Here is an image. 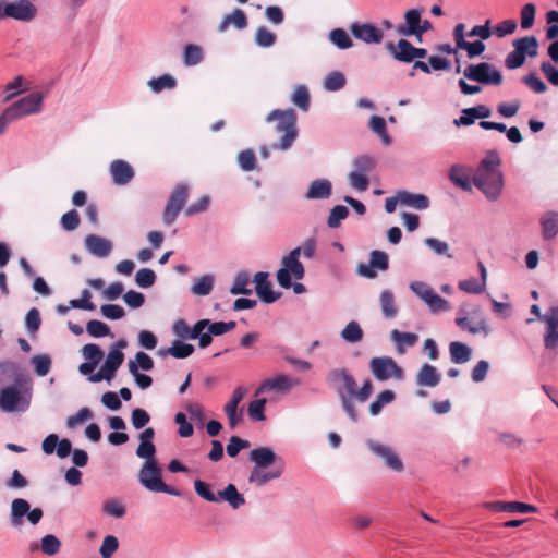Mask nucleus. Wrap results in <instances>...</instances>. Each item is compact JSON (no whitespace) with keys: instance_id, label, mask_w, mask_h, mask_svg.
<instances>
[{"instance_id":"5701e85b","label":"nucleus","mask_w":558,"mask_h":558,"mask_svg":"<svg viewBox=\"0 0 558 558\" xmlns=\"http://www.w3.org/2000/svg\"><path fill=\"white\" fill-rule=\"evenodd\" d=\"M422 16V10L417 8H413L408 10L404 13V23L399 24L396 27V32L400 36H414L416 37V34L418 32L420 22Z\"/></svg>"},{"instance_id":"c03bdc74","label":"nucleus","mask_w":558,"mask_h":558,"mask_svg":"<svg viewBox=\"0 0 558 558\" xmlns=\"http://www.w3.org/2000/svg\"><path fill=\"white\" fill-rule=\"evenodd\" d=\"M172 331L180 340H194L198 331L197 322L190 327L184 319H178L172 326Z\"/></svg>"},{"instance_id":"a19ab883","label":"nucleus","mask_w":558,"mask_h":558,"mask_svg":"<svg viewBox=\"0 0 558 558\" xmlns=\"http://www.w3.org/2000/svg\"><path fill=\"white\" fill-rule=\"evenodd\" d=\"M368 126L381 140L384 145L389 146L392 143V138L387 132L386 120L383 117L372 116Z\"/></svg>"},{"instance_id":"6e6d98bb","label":"nucleus","mask_w":558,"mask_h":558,"mask_svg":"<svg viewBox=\"0 0 558 558\" xmlns=\"http://www.w3.org/2000/svg\"><path fill=\"white\" fill-rule=\"evenodd\" d=\"M345 76L339 71L330 72L324 81V88L329 92H337L344 87Z\"/></svg>"},{"instance_id":"4468645a","label":"nucleus","mask_w":558,"mask_h":558,"mask_svg":"<svg viewBox=\"0 0 558 558\" xmlns=\"http://www.w3.org/2000/svg\"><path fill=\"white\" fill-rule=\"evenodd\" d=\"M43 100H44L43 94H40L38 92L31 93V94L20 98L12 105H10V108L16 114L17 119H20L25 116H31V114H36V113L41 112Z\"/></svg>"},{"instance_id":"f704fd0d","label":"nucleus","mask_w":558,"mask_h":558,"mask_svg":"<svg viewBox=\"0 0 558 558\" xmlns=\"http://www.w3.org/2000/svg\"><path fill=\"white\" fill-rule=\"evenodd\" d=\"M542 236L544 240H551L558 233V213L547 211L541 218Z\"/></svg>"},{"instance_id":"c9c22d12","label":"nucleus","mask_w":558,"mask_h":558,"mask_svg":"<svg viewBox=\"0 0 558 558\" xmlns=\"http://www.w3.org/2000/svg\"><path fill=\"white\" fill-rule=\"evenodd\" d=\"M450 360L454 364H464L472 357V349L459 341H452L449 344Z\"/></svg>"},{"instance_id":"58836bf2","label":"nucleus","mask_w":558,"mask_h":558,"mask_svg":"<svg viewBox=\"0 0 558 558\" xmlns=\"http://www.w3.org/2000/svg\"><path fill=\"white\" fill-rule=\"evenodd\" d=\"M194 345L190 343H183L181 341H174L168 349H160L159 355L166 356L171 355L174 359H186L194 353Z\"/></svg>"},{"instance_id":"20e7f679","label":"nucleus","mask_w":558,"mask_h":558,"mask_svg":"<svg viewBox=\"0 0 558 558\" xmlns=\"http://www.w3.org/2000/svg\"><path fill=\"white\" fill-rule=\"evenodd\" d=\"M296 119L298 117L293 109H275L267 114L266 122L277 121L275 131L283 133L281 138L274 143L270 148L284 151L292 147L298 137Z\"/></svg>"},{"instance_id":"412c9836","label":"nucleus","mask_w":558,"mask_h":558,"mask_svg":"<svg viewBox=\"0 0 558 558\" xmlns=\"http://www.w3.org/2000/svg\"><path fill=\"white\" fill-rule=\"evenodd\" d=\"M254 282L255 292L264 303H274L281 296V292L272 290V284L268 281V272H256L254 276Z\"/></svg>"},{"instance_id":"f8f14e48","label":"nucleus","mask_w":558,"mask_h":558,"mask_svg":"<svg viewBox=\"0 0 558 558\" xmlns=\"http://www.w3.org/2000/svg\"><path fill=\"white\" fill-rule=\"evenodd\" d=\"M366 446L373 454L383 460L386 468L398 473L403 471V462L392 448L373 439H367Z\"/></svg>"},{"instance_id":"37998d69","label":"nucleus","mask_w":558,"mask_h":558,"mask_svg":"<svg viewBox=\"0 0 558 558\" xmlns=\"http://www.w3.org/2000/svg\"><path fill=\"white\" fill-rule=\"evenodd\" d=\"M204 59L203 49L195 44H187L183 50V63L186 66H194L201 63Z\"/></svg>"},{"instance_id":"b1692460","label":"nucleus","mask_w":558,"mask_h":558,"mask_svg":"<svg viewBox=\"0 0 558 558\" xmlns=\"http://www.w3.org/2000/svg\"><path fill=\"white\" fill-rule=\"evenodd\" d=\"M489 510L496 512H511V513H535L537 508L533 505L521 501H492L486 504Z\"/></svg>"},{"instance_id":"5fc2aeb1","label":"nucleus","mask_w":558,"mask_h":558,"mask_svg":"<svg viewBox=\"0 0 558 558\" xmlns=\"http://www.w3.org/2000/svg\"><path fill=\"white\" fill-rule=\"evenodd\" d=\"M353 171L367 175L376 166L375 159L369 155H361L352 161Z\"/></svg>"},{"instance_id":"7ed1b4c3","label":"nucleus","mask_w":558,"mask_h":558,"mask_svg":"<svg viewBox=\"0 0 558 558\" xmlns=\"http://www.w3.org/2000/svg\"><path fill=\"white\" fill-rule=\"evenodd\" d=\"M250 461L254 463L248 482L257 486H264L266 483L279 478L284 470L282 459L269 447H256L248 456Z\"/></svg>"},{"instance_id":"49530a36","label":"nucleus","mask_w":558,"mask_h":558,"mask_svg":"<svg viewBox=\"0 0 558 558\" xmlns=\"http://www.w3.org/2000/svg\"><path fill=\"white\" fill-rule=\"evenodd\" d=\"M147 84L154 93L158 94L163 89H173L177 86V80L170 74H163L153 77Z\"/></svg>"},{"instance_id":"a211bd4d","label":"nucleus","mask_w":558,"mask_h":558,"mask_svg":"<svg viewBox=\"0 0 558 558\" xmlns=\"http://www.w3.org/2000/svg\"><path fill=\"white\" fill-rule=\"evenodd\" d=\"M350 31L354 38L365 44H379L384 38L383 31L372 23L354 22Z\"/></svg>"},{"instance_id":"de8ad7c7","label":"nucleus","mask_w":558,"mask_h":558,"mask_svg":"<svg viewBox=\"0 0 558 558\" xmlns=\"http://www.w3.org/2000/svg\"><path fill=\"white\" fill-rule=\"evenodd\" d=\"M291 101L302 111H308L311 105V96L307 87L305 85L296 86L292 94Z\"/></svg>"},{"instance_id":"f257e3e1","label":"nucleus","mask_w":558,"mask_h":558,"mask_svg":"<svg viewBox=\"0 0 558 558\" xmlns=\"http://www.w3.org/2000/svg\"><path fill=\"white\" fill-rule=\"evenodd\" d=\"M328 385L337 392L342 409L352 422H357L359 414L355 410L353 400L364 403L373 393V384L371 379H365L363 385L357 388L356 381L349 369L332 368L327 374Z\"/></svg>"},{"instance_id":"423d86ee","label":"nucleus","mask_w":558,"mask_h":558,"mask_svg":"<svg viewBox=\"0 0 558 558\" xmlns=\"http://www.w3.org/2000/svg\"><path fill=\"white\" fill-rule=\"evenodd\" d=\"M162 470L156 459L145 461L138 473L140 483L148 490L180 496L181 492L166 484L162 478Z\"/></svg>"},{"instance_id":"f03ea898","label":"nucleus","mask_w":558,"mask_h":558,"mask_svg":"<svg viewBox=\"0 0 558 558\" xmlns=\"http://www.w3.org/2000/svg\"><path fill=\"white\" fill-rule=\"evenodd\" d=\"M2 373L14 375V384L0 390V409L7 413H22L28 410L32 399V386L26 374L14 362L0 364Z\"/></svg>"},{"instance_id":"9b49d317","label":"nucleus","mask_w":558,"mask_h":558,"mask_svg":"<svg viewBox=\"0 0 558 558\" xmlns=\"http://www.w3.org/2000/svg\"><path fill=\"white\" fill-rule=\"evenodd\" d=\"M369 367L373 375L380 381L388 380L392 377L400 379L403 376L402 368L389 356L373 357L369 362Z\"/></svg>"},{"instance_id":"473e14b6","label":"nucleus","mask_w":558,"mask_h":558,"mask_svg":"<svg viewBox=\"0 0 558 558\" xmlns=\"http://www.w3.org/2000/svg\"><path fill=\"white\" fill-rule=\"evenodd\" d=\"M400 192V205L412 207L417 210L427 209L430 205L429 198L424 194H415L405 190Z\"/></svg>"},{"instance_id":"4d7b16f0","label":"nucleus","mask_w":558,"mask_h":558,"mask_svg":"<svg viewBox=\"0 0 558 558\" xmlns=\"http://www.w3.org/2000/svg\"><path fill=\"white\" fill-rule=\"evenodd\" d=\"M24 90H25V88H24V77L22 75H19L12 82L8 83L4 86L3 101L8 102V101L12 100L14 97L20 95Z\"/></svg>"},{"instance_id":"aec40b11","label":"nucleus","mask_w":558,"mask_h":558,"mask_svg":"<svg viewBox=\"0 0 558 558\" xmlns=\"http://www.w3.org/2000/svg\"><path fill=\"white\" fill-rule=\"evenodd\" d=\"M246 393V389L243 386H239L233 390L231 399L226 403L223 410L228 417L229 425L234 428L243 420L242 410H238L239 403L242 401Z\"/></svg>"},{"instance_id":"ddd939ff","label":"nucleus","mask_w":558,"mask_h":558,"mask_svg":"<svg viewBox=\"0 0 558 558\" xmlns=\"http://www.w3.org/2000/svg\"><path fill=\"white\" fill-rule=\"evenodd\" d=\"M389 268V257L384 251L374 250L369 253L368 264L361 263L356 267V274L367 279L377 277V270L386 271Z\"/></svg>"},{"instance_id":"2f4dec72","label":"nucleus","mask_w":558,"mask_h":558,"mask_svg":"<svg viewBox=\"0 0 558 558\" xmlns=\"http://www.w3.org/2000/svg\"><path fill=\"white\" fill-rule=\"evenodd\" d=\"M390 339L396 345V351L403 354L408 348L414 347L418 341V336L414 332H404L398 329L390 331Z\"/></svg>"},{"instance_id":"6e6552de","label":"nucleus","mask_w":558,"mask_h":558,"mask_svg":"<svg viewBox=\"0 0 558 558\" xmlns=\"http://www.w3.org/2000/svg\"><path fill=\"white\" fill-rule=\"evenodd\" d=\"M463 76L466 80L474 81L483 85L498 86L502 83L501 72L494 64L488 62L469 64L463 70Z\"/></svg>"},{"instance_id":"603ef678","label":"nucleus","mask_w":558,"mask_h":558,"mask_svg":"<svg viewBox=\"0 0 558 558\" xmlns=\"http://www.w3.org/2000/svg\"><path fill=\"white\" fill-rule=\"evenodd\" d=\"M341 337L350 343L360 342L363 339V330L360 324L355 320H351L341 331Z\"/></svg>"},{"instance_id":"4be33fe9","label":"nucleus","mask_w":558,"mask_h":558,"mask_svg":"<svg viewBox=\"0 0 558 558\" xmlns=\"http://www.w3.org/2000/svg\"><path fill=\"white\" fill-rule=\"evenodd\" d=\"M126 345L128 343L124 339L118 340L106 356L101 368L109 375L111 379L114 377L116 372L124 361L122 349H124Z\"/></svg>"},{"instance_id":"4c0bfd02","label":"nucleus","mask_w":558,"mask_h":558,"mask_svg":"<svg viewBox=\"0 0 558 558\" xmlns=\"http://www.w3.org/2000/svg\"><path fill=\"white\" fill-rule=\"evenodd\" d=\"M231 24L238 29H243L247 26V17L241 9H234L230 14L225 15L218 26V31L221 33L226 32Z\"/></svg>"},{"instance_id":"ea45409f","label":"nucleus","mask_w":558,"mask_h":558,"mask_svg":"<svg viewBox=\"0 0 558 558\" xmlns=\"http://www.w3.org/2000/svg\"><path fill=\"white\" fill-rule=\"evenodd\" d=\"M513 47L519 49L524 58H534L538 53V40L535 36H524L513 41Z\"/></svg>"},{"instance_id":"8fccbe9b","label":"nucleus","mask_w":558,"mask_h":558,"mask_svg":"<svg viewBox=\"0 0 558 558\" xmlns=\"http://www.w3.org/2000/svg\"><path fill=\"white\" fill-rule=\"evenodd\" d=\"M450 181L465 192L472 191V183L470 177L461 172L458 166H452L449 171Z\"/></svg>"},{"instance_id":"bf43d9fd","label":"nucleus","mask_w":558,"mask_h":558,"mask_svg":"<svg viewBox=\"0 0 558 558\" xmlns=\"http://www.w3.org/2000/svg\"><path fill=\"white\" fill-rule=\"evenodd\" d=\"M82 355L86 362H90L94 365H98L104 357V352L100 347L96 343H87L82 350Z\"/></svg>"},{"instance_id":"864d4df0","label":"nucleus","mask_w":558,"mask_h":558,"mask_svg":"<svg viewBox=\"0 0 558 558\" xmlns=\"http://www.w3.org/2000/svg\"><path fill=\"white\" fill-rule=\"evenodd\" d=\"M86 331L93 338L113 337L110 328L101 320L92 319L86 324Z\"/></svg>"},{"instance_id":"3c124183","label":"nucleus","mask_w":558,"mask_h":558,"mask_svg":"<svg viewBox=\"0 0 558 558\" xmlns=\"http://www.w3.org/2000/svg\"><path fill=\"white\" fill-rule=\"evenodd\" d=\"M395 392L392 390H383L377 398L369 404V413L373 416L378 415L384 405L392 402L395 400Z\"/></svg>"},{"instance_id":"c85d7f7f","label":"nucleus","mask_w":558,"mask_h":558,"mask_svg":"<svg viewBox=\"0 0 558 558\" xmlns=\"http://www.w3.org/2000/svg\"><path fill=\"white\" fill-rule=\"evenodd\" d=\"M386 49L395 60L403 63L412 62L413 45L407 39L401 38L397 44L388 41L386 43Z\"/></svg>"},{"instance_id":"680f3d73","label":"nucleus","mask_w":558,"mask_h":558,"mask_svg":"<svg viewBox=\"0 0 558 558\" xmlns=\"http://www.w3.org/2000/svg\"><path fill=\"white\" fill-rule=\"evenodd\" d=\"M209 324V319L204 318L197 320V335L196 339H198V347L201 349H205L213 342V335L210 333V330L207 328V325Z\"/></svg>"},{"instance_id":"6ab92c4d","label":"nucleus","mask_w":558,"mask_h":558,"mask_svg":"<svg viewBox=\"0 0 558 558\" xmlns=\"http://www.w3.org/2000/svg\"><path fill=\"white\" fill-rule=\"evenodd\" d=\"M300 385L299 379L291 378L287 375H277L272 378L264 379L255 391V396L269 390H277L281 393L289 392L293 387Z\"/></svg>"},{"instance_id":"72a5a7b5","label":"nucleus","mask_w":558,"mask_h":558,"mask_svg":"<svg viewBox=\"0 0 558 558\" xmlns=\"http://www.w3.org/2000/svg\"><path fill=\"white\" fill-rule=\"evenodd\" d=\"M379 306L386 319H393L398 315L396 298L393 292L389 289L383 290L379 294Z\"/></svg>"},{"instance_id":"052dcab7","label":"nucleus","mask_w":558,"mask_h":558,"mask_svg":"<svg viewBox=\"0 0 558 558\" xmlns=\"http://www.w3.org/2000/svg\"><path fill=\"white\" fill-rule=\"evenodd\" d=\"M194 489H195L196 494L199 497H202L203 499H205L206 501L219 502V492L217 494H215L211 490L210 484H208L204 481H201V480H196L194 482Z\"/></svg>"},{"instance_id":"e433bc0d","label":"nucleus","mask_w":558,"mask_h":558,"mask_svg":"<svg viewBox=\"0 0 558 558\" xmlns=\"http://www.w3.org/2000/svg\"><path fill=\"white\" fill-rule=\"evenodd\" d=\"M219 501H227L233 509L245 505L244 496L239 493L234 484H228L222 490H219Z\"/></svg>"},{"instance_id":"39448f33","label":"nucleus","mask_w":558,"mask_h":558,"mask_svg":"<svg viewBox=\"0 0 558 558\" xmlns=\"http://www.w3.org/2000/svg\"><path fill=\"white\" fill-rule=\"evenodd\" d=\"M301 247H294L290 253L283 256L281 260L282 267L277 271V281L284 289L292 288L295 294H302L306 291L303 283L292 282V277L296 280L304 278L305 269L299 260Z\"/></svg>"},{"instance_id":"9d476101","label":"nucleus","mask_w":558,"mask_h":558,"mask_svg":"<svg viewBox=\"0 0 558 558\" xmlns=\"http://www.w3.org/2000/svg\"><path fill=\"white\" fill-rule=\"evenodd\" d=\"M189 197V186L185 183H179L172 190L162 214V221L166 226H171L183 209Z\"/></svg>"},{"instance_id":"a18cd8bd","label":"nucleus","mask_w":558,"mask_h":558,"mask_svg":"<svg viewBox=\"0 0 558 558\" xmlns=\"http://www.w3.org/2000/svg\"><path fill=\"white\" fill-rule=\"evenodd\" d=\"M214 282L215 278L213 275L201 276L191 287V292L199 296L208 295L213 291Z\"/></svg>"},{"instance_id":"cd10ccee","label":"nucleus","mask_w":558,"mask_h":558,"mask_svg":"<svg viewBox=\"0 0 558 558\" xmlns=\"http://www.w3.org/2000/svg\"><path fill=\"white\" fill-rule=\"evenodd\" d=\"M458 316L454 319V323L462 330H466L472 335L483 333L487 336L490 332V328L486 322V319L482 318L476 323H473L470 318L466 317V312L463 308H460Z\"/></svg>"},{"instance_id":"79ce46f5","label":"nucleus","mask_w":558,"mask_h":558,"mask_svg":"<svg viewBox=\"0 0 558 558\" xmlns=\"http://www.w3.org/2000/svg\"><path fill=\"white\" fill-rule=\"evenodd\" d=\"M250 282H251L250 274L244 270L239 271L234 277L233 284L230 288V293L233 295L251 294L252 289L248 288Z\"/></svg>"},{"instance_id":"338daca9","label":"nucleus","mask_w":558,"mask_h":558,"mask_svg":"<svg viewBox=\"0 0 558 558\" xmlns=\"http://www.w3.org/2000/svg\"><path fill=\"white\" fill-rule=\"evenodd\" d=\"M349 216V209L343 205H336L331 210L327 219L329 228H338L342 220Z\"/></svg>"},{"instance_id":"13d9d810","label":"nucleus","mask_w":558,"mask_h":558,"mask_svg":"<svg viewBox=\"0 0 558 558\" xmlns=\"http://www.w3.org/2000/svg\"><path fill=\"white\" fill-rule=\"evenodd\" d=\"M276 35L266 26H259L255 33V44L260 48H269L276 43Z\"/></svg>"},{"instance_id":"7c9ffc66","label":"nucleus","mask_w":558,"mask_h":558,"mask_svg":"<svg viewBox=\"0 0 558 558\" xmlns=\"http://www.w3.org/2000/svg\"><path fill=\"white\" fill-rule=\"evenodd\" d=\"M332 193V185L328 179H317L311 182L305 193L307 199H326Z\"/></svg>"},{"instance_id":"0eeeda50","label":"nucleus","mask_w":558,"mask_h":558,"mask_svg":"<svg viewBox=\"0 0 558 558\" xmlns=\"http://www.w3.org/2000/svg\"><path fill=\"white\" fill-rule=\"evenodd\" d=\"M473 184L481 190L487 199H498L504 187V175L496 170H480L473 177Z\"/></svg>"},{"instance_id":"1a4fd4ad","label":"nucleus","mask_w":558,"mask_h":558,"mask_svg":"<svg viewBox=\"0 0 558 558\" xmlns=\"http://www.w3.org/2000/svg\"><path fill=\"white\" fill-rule=\"evenodd\" d=\"M26 517L27 521L32 525H36L40 522L44 517V511L41 508H31V504L23 498H15L11 502L10 510V523L13 527H21L24 524V518Z\"/></svg>"},{"instance_id":"c756f323","label":"nucleus","mask_w":558,"mask_h":558,"mask_svg":"<svg viewBox=\"0 0 558 558\" xmlns=\"http://www.w3.org/2000/svg\"><path fill=\"white\" fill-rule=\"evenodd\" d=\"M441 376L437 368L428 363H425L418 369L415 383L421 387H436L440 383Z\"/></svg>"},{"instance_id":"dca6fc26","label":"nucleus","mask_w":558,"mask_h":558,"mask_svg":"<svg viewBox=\"0 0 558 558\" xmlns=\"http://www.w3.org/2000/svg\"><path fill=\"white\" fill-rule=\"evenodd\" d=\"M465 25L463 23H459L453 28V38L457 44V48L466 51V56L470 59L481 56L485 51V44L477 39L474 41H468L465 39Z\"/></svg>"},{"instance_id":"09e8293b","label":"nucleus","mask_w":558,"mask_h":558,"mask_svg":"<svg viewBox=\"0 0 558 558\" xmlns=\"http://www.w3.org/2000/svg\"><path fill=\"white\" fill-rule=\"evenodd\" d=\"M329 40L338 49L345 50L353 46V41L349 34L342 28H335L328 35Z\"/></svg>"},{"instance_id":"774afa93","label":"nucleus","mask_w":558,"mask_h":558,"mask_svg":"<svg viewBox=\"0 0 558 558\" xmlns=\"http://www.w3.org/2000/svg\"><path fill=\"white\" fill-rule=\"evenodd\" d=\"M31 362H32V365L34 366L35 373L38 376L44 377L49 373L50 367H51V359L49 355H47V354L35 355L32 357Z\"/></svg>"},{"instance_id":"a878e982","label":"nucleus","mask_w":558,"mask_h":558,"mask_svg":"<svg viewBox=\"0 0 558 558\" xmlns=\"http://www.w3.org/2000/svg\"><path fill=\"white\" fill-rule=\"evenodd\" d=\"M109 170L116 185L128 184L135 174L131 165L122 159L113 160Z\"/></svg>"},{"instance_id":"f3484780","label":"nucleus","mask_w":558,"mask_h":558,"mask_svg":"<svg viewBox=\"0 0 558 558\" xmlns=\"http://www.w3.org/2000/svg\"><path fill=\"white\" fill-rule=\"evenodd\" d=\"M36 13L37 9L29 0H17L9 3L5 1V17L29 22L36 16Z\"/></svg>"},{"instance_id":"0e129e2a","label":"nucleus","mask_w":558,"mask_h":558,"mask_svg":"<svg viewBox=\"0 0 558 558\" xmlns=\"http://www.w3.org/2000/svg\"><path fill=\"white\" fill-rule=\"evenodd\" d=\"M424 302L432 313H439L449 310L448 301L438 295L434 290L429 295H427Z\"/></svg>"},{"instance_id":"2eb2a0df","label":"nucleus","mask_w":558,"mask_h":558,"mask_svg":"<svg viewBox=\"0 0 558 558\" xmlns=\"http://www.w3.org/2000/svg\"><path fill=\"white\" fill-rule=\"evenodd\" d=\"M542 322L546 324L544 335V347L548 350L558 347V306H550L542 316Z\"/></svg>"},{"instance_id":"393cba45","label":"nucleus","mask_w":558,"mask_h":558,"mask_svg":"<svg viewBox=\"0 0 558 558\" xmlns=\"http://www.w3.org/2000/svg\"><path fill=\"white\" fill-rule=\"evenodd\" d=\"M85 248L95 257L105 258L112 251V243L96 234H89L84 240Z\"/></svg>"},{"instance_id":"69168bd1","label":"nucleus","mask_w":558,"mask_h":558,"mask_svg":"<svg viewBox=\"0 0 558 558\" xmlns=\"http://www.w3.org/2000/svg\"><path fill=\"white\" fill-rule=\"evenodd\" d=\"M458 288L470 294H481L486 289V283L482 282L476 278H469L465 280H461L458 283Z\"/></svg>"},{"instance_id":"e2e57ef3","label":"nucleus","mask_w":558,"mask_h":558,"mask_svg":"<svg viewBox=\"0 0 558 558\" xmlns=\"http://www.w3.org/2000/svg\"><path fill=\"white\" fill-rule=\"evenodd\" d=\"M40 548L44 554L53 556L60 551L61 542L56 535L47 534L41 537Z\"/></svg>"},{"instance_id":"bb28decb","label":"nucleus","mask_w":558,"mask_h":558,"mask_svg":"<svg viewBox=\"0 0 558 558\" xmlns=\"http://www.w3.org/2000/svg\"><path fill=\"white\" fill-rule=\"evenodd\" d=\"M492 116V110L485 105H477L475 107L465 108L461 111L459 119L454 120L457 126H469L475 122L476 119H485Z\"/></svg>"}]
</instances>
